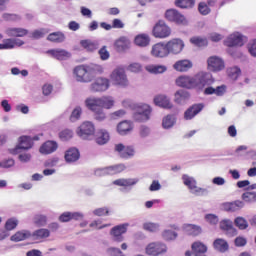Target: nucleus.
Segmentation results:
<instances>
[{"label": "nucleus", "mask_w": 256, "mask_h": 256, "mask_svg": "<svg viewBox=\"0 0 256 256\" xmlns=\"http://www.w3.org/2000/svg\"><path fill=\"white\" fill-rule=\"evenodd\" d=\"M111 87V80L105 77H98L95 81L90 85V91L92 93H104Z\"/></svg>", "instance_id": "obj_8"}, {"label": "nucleus", "mask_w": 256, "mask_h": 256, "mask_svg": "<svg viewBox=\"0 0 256 256\" xmlns=\"http://www.w3.org/2000/svg\"><path fill=\"white\" fill-rule=\"evenodd\" d=\"M146 71H148V73H152L153 75H159V74L165 73V71H167V66L148 65V66H146Z\"/></svg>", "instance_id": "obj_43"}, {"label": "nucleus", "mask_w": 256, "mask_h": 256, "mask_svg": "<svg viewBox=\"0 0 256 256\" xmlns=\"http://www.w3.org/2000/svg\"><path fill=\"white\" fill-rule=\"evenodd\" d=\"M203 109H205V104L198 103L190 106L185 112H184V119L186 121H191V119H194V117H197Z\"/></svg>", "instance_id": "obj_19"}, {"label": "nucleus", "mask_w": 256, "mask_h": 256, "mask_svg": "<svg viewBox=\"0 0 256 256\" xmlns=\"http://www.w3.org/2000/svg\"><path fill=\"white\" fill-rule=\"evenodd\" d=\"M50 235H51V232L48 229L41 228V229L35 230L31 235V237H33V239H35L36 241H39L41 239H47V237H49Z\"/></svg>", "instance_id": "obj_39"}, {"label": "nucleus", "mask_w": 256, "mask_h": 256, "mask_svg": "<svg viewBox=\"0 0 256 256\" xmlns=\"http://www.w3.org/2000/svg\"><path fill=\"white\" fill-rule=\"evenodd\" d=\"M243 207H245V202L241 200L227 202L224 204L225 211H230L232 213H235V211H239L240 209H243Z\"/></svg>", "instance_id": "obj_30"}, {"label": "nucleus", "mask_w": 256, "mask_h": 256, "mask_svg": "<svg viewBox=\"0 0 256 256\" xmlns=\"http://www.w3.org/2000/svg\"><path fill=\"white\" fill-rule=\"evenodd\" d=\"M115 151L119 153L122 159H131L135 157V148L133 146H125L123 144H116Z\"/></svg>", "instance_id": "obj_20"}, {"label": "nucleus", "mask_w": 256, "mask_h": 256, "mask_svg": "<svg viewBox=\"0 0 256 256\" xmlns=\"http://www.w3.org/2000/svg\"><path fill=\"white\" fill-rule=\"evenodd\" d=\"M83 113V109L80 106H77L70 115V121L75 123V121H79L81 119V115Z\"/></svg>", "instance_id": "obj_51"}, {"label": "nucleus", "mask_w": 256, "mask_h": 256, "mask_svg": "<svg viewBox=\"0 0 256 256\" xmlns=\"http://www.w3.org/2000/svg\"><path fill=\"white\" fill-rule=\"evenodd\" d=\"M87 109L90 111H93L94 117L96 121H105L107 115L105 114V111H103V108H99V106H90L86 105Z\"/></svg>", "instance_id": "obj_34"}, {"label": "nucleus", "mask_w": 256, "mask_h": 256, "mask_svg": "<svg viewBox=\"0 0 256 256\" xmlns=\"http://www.w3.org/2000/svg\"><path fill=\"white\" fill-rule=\"evenodd\" d=\"M166 48L168 55L172 53L173 55H179L183 49H185V42L179 38L172 39L166 43Z\"/></svg>", "instance_id": "obj_14"}, {"label": "nucleus", "mask_w": 256, "mask_h": 256, "mask_svg": "<svg viewBox=\"0 0 256 256\" xmlns=\"http://www.w3.org/2000/svg\"><path fill=\"white\" fill-rule=\"evenodd\" d=\"M34 223L38 227H45L47 225V216L42 215V214L35 215Z\"/></svg>", "instance_id": "obj_52"}, {"label": "nucleus", "mask_w": 256, "mask_h": 256, "mask_svg": "<svg viewBox=\"0 0 256 256\" xmlns=\"http://www.w3.org/2000/svg\"><path fill=\"white\" fill-rule=\"evenodd\" d=\"M163 237L166 241H173L174 239H177V232L173 230H165L163 232Z\"/></svg>", "instance_id": "obj_60"}, {"label": "nucleus", "mask_w": 256, "mask_h": 256, "mask_svg": "<svg viewBox=\"0 0 256 256\" xmlns=\"http://www.w3.org/2000/svg\"><path fill=\"white\" fill-rule=\"evenodd\" d=\"M191 67H193V62H191L188 59L179 60L173 65V68L175 69V71H179L180 73L189 71Z\"/></svg>", "instance_id": "obj_28"}, {"label": "nucleus", "mask_w": 256, "mask_h": 256, "mask_svg": "<svg viewBox=\"0 0 256 256\" xmlns=\"http://www.w3.org/2000/svg\"><path fill=\"white\" fill-rule=\"evenodd\" d=\"M113 183L114 185H118V187H133V185H137L139 183V178L118 179Z\"/></svg>", "instance_id": "obj_35"}, {"label": "nucleus", "mask_w": 256, "mask_h": 256, "mask_svg": "<svg viewBox=\"0 0 256 256\" xmlns=\"http://www.w3.org/2000/svg\"><path fill=\"white\" fill-rule=\"evenodd\" d=\"M227 74L230 79H232L233 81H237V79H239V76L241 75V68L237 66L228 68Z\"/></svg>", "instance_id": "obj_48"}, {"label": "nucleus", "mask_w": 256, "mask_h": 256, "mask_svg": "<svg viewBox=\"0 0 256 256\" xmlns=\"http://www.w3.org/2000/svg\"><path fill=\"white\" fill-rule=\"evenodd\" d=\"M107 253L110 256H125L121 249L115 247L108 248Z\"/></svg>", "instance_id": "obj_63"}, {"label": "nucleus", "mask_w": 256, "mask_h": 256, "mask_svg": "<svg viewBox=\"0 0 256 256\" xmlns=\"http://www.w3.org/2000/svg\"><path fill=\"white\" fill-rule=\"evenodd\" d=\"M205 220L210 225H217V223H219V217H217V215H215V214H206Z\"/></svg>", "instance_id": "obj_62"}, {"label": "nucleus", "mask_w": 256, "mask_h": 256, "mask_svg": "<svg viewBox=\"0 0 256 256\" xmlns=\"http://www.w3.org/2000/svg\"><path fill=\"white\" fill-rule=\"evenodd\" d=\"M47 33H49V30H47L45 28H41L38 30H34L31 33V37H32V39H43V37H45L47 35Z\"/></svg>", "instance_id": "obj_53"}, {"label": "nucleus", "mask_w": 256, "mask_h": 256, "mask_svg": "<svg viewBox=\"0 0 256 256\" xmlns=\"http://www.w3.org/2000/svg\"><path fill=\"white\" fill-rule=\"evenodd\" d=\"M189 92L184 90H178L174 94V103L177 105H185L189 101Z\"/></svg>", "instance_id": "obj_29"}, {"label": "nucleus", "mask_w": 256, "mask_h": 256, "mask_svg": "<svg viewBox=\"0 0 256 256\" xmlns=\"http://www.w3.org/2000/svg\"><path fill=\"white\" fill-rule=\"evenodd\" d=\"M47 40L52 43H63L65 41V34L61 31L53 32L48 35Z\"/></svg>", "instance_id": "obj_41"}, {"label": "nucleus", "mask_w": 256, "mask_h": 256, "mask_svg": "<svg viewBox=\"0 0 256 256\" xmlns=\"http://www.w3.org/2000/svg\"><path fill=\"white\" fill-rule=\"evenodd\" d=\"M109 139H111V136L109 135V132L107 130H98L96 134V143L98 145H105L106 143H109Z\"/></svg>", "instance_id": "obj_32"}, {"label": "nucleus", "mask_w": 256, "mask_h": 256, "mask_svg": "<svg viewBox=\"0 0 256 256\" xmlns=\"http://www.w3.org/2000/svg\"><path fill=\"white\" fill-rule=\"evenodd\" d=\"M143 229L148 233H158V231H161V224L155 222H145L143 224Z\"/></svg>", "instance_id": "obj_42"}, {"label": "nucleus", "mask_w": 256, "mask_h": 256, "mask_svg": "<svg viewBox=\"0 0 256 256\" xmlns=\"http://www.w3.org/2000/svg\"><path fill=\"white\" fill-rule=\"evenodd\" d=\"M139 135L142 139H145L151 135V128L147 125H141L139 127Z\"/></svg>", "instance_id": "obj_58"}, {"label": "nucleus", "mask_w": 256, "mask_h": 256, "mask_svg": "<svg viewBox=\"0 0 256 256\" xmlns=\"http://www.w3.org/2000/svg\"><path fill=\"white\" fill-rule=\"evenodd\" d=\"M127 167L125 164H116L104 168H98L95 170L96 177H105V175H117V173H123Z\"/></svg>", "instance_id": "obj_6"}, {"label": "nucleus", "mask_w": 256, "mask_h": 256, "mask_svg": "<svg viewBox=\"0 0 256 256\" xmlns=\"http://www.w3.org/2000/svg\"><path fill=\"white\" fill-rule=\"evenodd\" d=\"M234 224L240 229L241 231L247 229L249 227V223L243 217H236L234 220Z\"/></svg>", "instance_id": "obj_50"}, {"label": "nucleus", "mask_w": 256, "mask_h": 256, "mask_svg": "<svg viewBox=\"0 0 256 256\" xmlns=\"http://www.w3.org/2000/svg\"><path fill=\"white\" fill-rule=\"evenodd\" d=\"M17 225H19V221L16 218H10L5 223V229L9 233V231L16 229Z\"/></svg>", "instance_id": "obj_54"}, {"label": "nucleus", "mask_w": 256, "mask_h": 256, "mask_svg": "<svg viewBox=\"0 0 256 256\" xmlns=\"http://www.w3.org/2000/svg\"><path fill=\"white\" fill-rule=\"evenodd\" d=\"M85 105H90V107H99L101 109H112L115 105V100L113 96H103L101 98L90 97L85 100Z\"/></svg>", "instance_id": "obj_4"}, {"label": "nucleus", "mask_w": 256, "mask_h": 256, "mask_svg": "<svg viewBox=\"0 0 256 256\" xmlns=\"http://www.w3.org/2000/svg\"><path fill=\"white\" fill-rule=\"evenodd\" d=\"M77 135L84 140L91 139L95 135V125L91 122H84L77 130Z\"/></svg>", "instance_id": "obj_10"}, {"label": "nucleus", "mask_w": 256, "mask_h": 256, "mask_svg": "<svg viewBox=\"0 0 256 256\" xmlns=\"http://www.w3.org/2000/svg\"><path fill=\"white\" fill-rule=\"evenodd\" d=\"M248 51L252 57H256V40H252L249 42Z\"/></svg>", "instance_id": "obj_64"}, {"label": "nucleus", "mask_w": 256, "mask_h": 256, "mask_svg": "<svg viewBox=\"0 0 256 256\" xmlns=\"http://www.w3.org/2000/svg\"><path fill=\"white\" fill-rule=\"evenodd\" d=\"M29 237H31V232L27 230H21L11 236V241L18 243L19 241H25V239H29Z\"/></svg>", "instance_id": "obj_38"}, {"label": "nucleus", "mask_w": 256, "mask_h": 256, "mask_svg": "<svg viewBox=\"0 0 256 256\" xmlns=\"http://www.w3.org/2000/svg\"><path fill=\"white\" fill-rule=\"evenodd\" d=\"M134 43L138 47H147L151 43V38L147 34H140L135 37Z\"/></svg>", "instance_id": "obj_37"}, {"label": "nucleus", "mask_w": 256, "mask_h": 256, "mask_svg": "<svg viewBox=\"0 0 256 256\" xmlns=\"http://www.w3.org/2000/svg\"><path fill=\"white\" fill-rule=\"evenodd\" d=\"M79 157H81V154L77 148H70L65 153V160L67 163H75V161H79Z\"/></svg>", "instance_id": "obj_31"}, {"label": "nucleus", "mask_w": 256, "mask_h": 256, "mask_svg": "<svg viewBox=\"0 0 256 256\" xmlns=\"http://www.w3.org/2000/svg\"><path fill=\"white\" fill-rule=\"evenodd\" d=\"M165 17L168 21L177 23V25H187V19H185V16L175 9L167 10Z\"/></svg>", "instance_id": "obj_16"}, {"label": "nucleus", "mask_w": 256, "mask_h": 256, "mask_svg": "<svg viewBox=\"0 0 256 256\" xmlns=\"http://www.w3.org/2000/svg\"><path fill=\"white\" fill-rule=\"evenodd\" d=\"M183 231L186 235H190V237H198L203 230L201 229V226L195 224H184Z\"/></svg>", "instance_id": "obj_27"}, {"label": "nucleus", "mask_w": 256, "mask_h": 256, "mask_svg": "<svg viewBox=\"0 0 256 256\" xmlns=\"http://www.w3.org/2000/svg\"><path fill=\"white\" fill-rule=\"evenodd\" d=\"M74 75L76 81L80 83H91V77H89V72L87 71V65H80L74 68Z\"/></svg>", "instance_id": "obj_15"}, {"label": "nucleus", "mask_w": 256, "mask_h": 256, "mask_svg": "<svg viewBox=\"0 0 256 256\" xmlns=\"http://www.w3.org/2000/svg\"><path fill=\"white\" fill-rule=\"evenodd\" d=\"M59 137L61 141H69V139H73V130L64 129L59 133Z\"/></svg>", "instance_id": "obj_55"}, {"label": "nucleus", "mask_w": 256, "mask_h": 256, "mask_svg": "<svg viewBox=\"0 0 256 256\" xmlns=\"http://www.w3.org/2000/svg\"><path fill=\"white\" fill-rule=\"evenodd\" d=\"M115 46L119 51H125V49H129V39L127 37H120L115 42Z\"/></svg>", "instance_id": "obj_47"}, {"label": "nucleus", "mask_w": 256, "mask_h": 256, "mask_svg": "<svg viewBox=\"0 0 256 256\" xmlns=\"http://www.w3.org/2000/svg\"><path fill=\"white\" fill-rule=\"evenodd\" d=\"M220 229L226 231L227 235L230 237H235V235H237V229L233 227V221L229 219H224L220 222Z\"/></svg>", "instance_id": "obj_25"}, {"label": "nucleus", "mask_w": 256, "mask_h": 256, "mask_svg": "<svg viewBox=\"0 0 256 256\" xmlns=\"http://www.w3.org/2000/svg\"><path fill=\"white\" fill-rule=\"evenodd\" d=\"M119 135H128L133 131V124L130 121H122L117 126Z\"/></svg>", "instance_id": "obj_33"}, {"label": "nucleus", "mask_w": 256, "mask_h": 256, "mask_svg": "<svg viewBox=\"0 0 256 256\" xmlns=\"http://www.w3.org/2000/svg\"><path fill=\"white\" fill-rule=\"evenodd\" d=\"M167 253V245L161 242H152L146 247V254L151 256H159Z\"/></svg>", "instance_id": "obj_13"}, {"label": "nucleus", "mask_w": 256, "mask_h": 256, "mask_svg": "<svg viewBox=\"0 0 256 256\" xmlns=\"http://www.w3.org/2000/svg\"><path fill=\"white\" fill-rule=\"evenodd\" d=\"M59 145L52 140L46 141L39 149L42 155H51V153H55Z\"/></svg>", "instance_id": "obj_23"}, {"label": "nucleus", "mask_w": 256, "mask_h": 256, "mask_svg": "<svg viewBox=\"0 0 256 256\" xmlns=\"http://www.w3.org/2000/svg\"><path fill=\"white\" fill-rule=\"evenodd\" d=\"M207 63L210 71H221L225 69V63L220 57L211 56L210 58H208Z\"/></svg>", "instance_id": "obj_22"}, {"label": "nucleus", "mask_w": 256, "mask_h": 256, "mask_svg": "<svg viewBox=\"0 0 256 256\" xmlns=\"http://www.w3.org/2000/svg\"><path fill=\"white\" fill-rule=\"evenodd\" d=\"M216 251H220V253H225L229 249V243L225 241V239L218 238L213 243Z\"/></svg>", "instance_id": "obj_40"}, {"label": "nucleus", "mask_w": 256, "mask_h": 256, "mask_svg": "<svg viewBox=\"0 0 256 256\" xmlns=\"http://www.w3.org/2000/svg\"><path fill=\"white\" fill-rule=\"evenodd\" d=\"M150 54L155 59H165L169 57V50H167V44L163 42L156 43L152 46Z\"/></svg>", "instance_id": "obj_12"}, {"label": "nucleus", "mask_w": 256, "mask_h": 256, "mask_svg": "<svg viewBox=\"0 0 256 256\" xmlns=\"http://www.w3.org/2000/svg\"><path fill=\"white\" fill-rule=\"evenodd\" d=\"M7 49H15V41H13V39L11 38L4 39L3 43L0 44V50H7Z\"/></svg>", "instance_id": "obj_56"}, {"label": "nucleus", "mask_w": 256, "mask_h": 256, "mask_svg": "<svg viewBox=\"0 0 256 256\" xmlns=\"http://www.w3.org/2000/svg\"><path fill=\"white\" fill-rule=\"evenodd\" d=\"M242 201L245 203H256V192L247 190L242 194Z\"/></svg>", "instance_id": "obj_49"}, {"label": "nucleus", "mask_w": 256, "mask_h": 256, "mask_svg": "<svg viewBox=\"0 0 256 256\" xmlns=\"http://www.w3.org/2000/svg\"><path fill=\"white\" fill-rule=\"evenodd\" d=\"M191 251L186 252V256H207L205 253H207V245H205L201 241H196L192 243L191 245Z\"/></svg>", "instance_id": "obj_18"}, {"label": "nucleus", "mask_w": 256, "mask_h": 256, "mask_svg": "<svg viewBox=\"0 0 256 256\" xmlns=\"http://www.w3.org/2000/svg\"><path fill=\"white\" fill-rule=\"evenodd\" d=\"M244 43L243 36L239 32L230 34L227 39L224 40L226 47H243Z\"/></svg>", "instance_id": "obj_17"}, {"label": "nucleus", "mask_w": 256, "mask_h": 256, "mask_svg": "<svg viewBox=\"0 0 256 256\" xmlns=\"http://www.w3.org/2000/svg\"><path fill=\"white\" fill-rule=\"evenodd\" d=\"M86 69L88 71L90 81H93V78L96 75H102L103 71H105V68L100 64H86Z\"/></svg>", "instance_id": "obj_24"}, {"label": "nucleus", "mask_w": 256, "mask_h": 256, "mask_svg": "<svg viewBox=\"0 0 256 256\" xmlns=\"http://www.w3.org/2000/svg\"><path fill=\"white\" fill-rule=\"evenodd\" d=\"M183 184L188 187L190 193L192 195H196L197 197H203L205 195H209V190L207 188H202L197 186V180H195L193 177L184 174L182 176Z\"/></svg>", "instance_id": "obj_3"}, {"label": "nucleus", "mask_w": 256, "mask_h": 256, "mask_svg": "<svg viewBox=\"0 0 256 256\" xmlns=\"http://www.w3.org/2000/svg\"><path fill=\"white\" fill-rule=\"evenodd\" d=\"M110 81L116 87H129V79L127 78V74L125 73V69L122 67H117L110 74Z\"/></svg>", "instance_id": "obj_5"}, {"label": "nucleus", "mask_w": 256, "mask_h": 256, "mask_svg": "<svg viewBox=\"0 0 256 256\" xmlns=\"http://www.w3.org/2000/svg\"><path fill=\"white\" fill-rule=\"evenodd\" d=\"M153 101L156 107H161L162 109H173V102H171V98L165 94L156 95Z\"/></svg>", "instance_id": "obj_21"}, {"label": "nucleus", "mask_w": 256, "mask_h": 256, "mask_svg": "<svg viewBox=\"0 0 256 256\" xmlns=\"http://www.w3.org/2000/svg\"><path fill=\"white\" fill-rule=\"evenodd\" d=\"M198 11L201 15H209L211 13V9L205 2H200L198 5Z\"/></svg>", "instance_id": "obj_59"}, {"label": "nucleus", "mask_w": 256, "mask_h": 256, "mask_svg": "<svg viewBox=\"0 0 256 256\" xmlns=\"http://www.w3.org/2000/svg\"><path fill=\"white\" fill-rule=\"evenodd\" d=\"M215 80L213 75L209 72L201 71L194 76H180L176 79V85L184 89H195L196 91H203L205 87L213 85Z\"/></svg>", "instance_id": "obj_1"}, {"label": "nucleus", "mask_w": 256, "mask_h": 256, "mask_svg": "<svg viewBox=\"0 0 256 256\" xmlns=\"http://www.w3.org/2000/svg\"><path fill=\"white\" fill-rule=\"evenodd\" d=\"M175 5L180 9H191L195 6V0H176Z\"/></svg>", "instance_id": "obj_46"}, {"label": "nucleus", "mask_w": 256, "mask_h": 256, "mask_svg": "<svg viewBox=\"0 0 256 256\" xmlns=\"http://www.w3.org/2000/svg\"><path fill=\"white\" fill-rule=\"evenodd\" d=\"M29 33V30L25 28H8L6 29V35L8 37H25Z\"/></svg>", "instance_id": "obj_36"}, {"label": "nucleus", "mask_w": 256, "mask_h": 256, "mask_svg": "<svg viewBox=\"0 0 256 256\" xmlns=\"http://www.w3.org/2000/svg\"><path fill=\"white\" fill-rule=\"evenodd\" d=\"M80 45L83 49H86V51H96V49H99V44L92 40H82L80 41Z\"/></svg>", "instance_id": "obj_44"}, {"label": "nucleus", "mask_w": 256, "mask_h": 256, "mask_svg": "<svg viewBox=\"0 0 256 256\" xmlns=\"http://www.w3.org/2000/svg\"><path fill=\"white\" fill-rule=\"evenodd\" d=\"M33 141H39V136H21L19 138V143L14 150H12L13 155L21 153V150L27 151L33 147Z\"/></svg>", "instance_id": "obj_7"}, {"label": "nucleus", "mask_w": 256, "mask_h": 256, "mask_svg": "<svg viewBox=\"0 0 256 256\" xmlns=\"http://www.w3.org/2000/svg\"><path fill=\"white\" fill-rule=\"evenodd\" d=\"M190 42L196 47H205L207 45V39L201 37H193Z\"/></svg>", "instance_id": "obj_57"}, {"label": "nucleus", "mask_w": 256, "mask_h": 256, "mask_svg": "<svg viewBox=\"0 0 256 256\" xmlns=\"http://www.w3.org/2000/svg\"><path fill=\"white\" fill-rule=\"evenodd\" d=\"M13 165H15V160L11 158L0 161V167L2 169H11Z\"/></svg>", "instance_id": "obj_61"}, {"label": "nucleus", "mask_w": 256, "mask_h": 256, "mask_svg": "<svg viewBox=\"0 0 256 256\" xmlns=\"http://www.w3.org/2000/svg\"><path fill=\"white\" fill-rule=\"evenodd\" d=\"M127 229H129V223L114 226L110 231L113 241L116 243H122V241H125V237H123V235L127 233Z\"/></svg>", "instance_id": "obj_9"}, {"label": "nucleus", "mask_w": 256, "mask_h": 256, "mask_svg": "<svg viewBox=\"0 0 256 256\" xmlns=\"http://www.w3.org/2000/svg\"><path fill=\"white\" fill-rule=\"evenodd\" d=\"M153 35L156 39H166L171 35V28L164 21H159L153 28Z\"/></svg>", "instance_id": "obj_11"}, {"label": "nucleus", "mask_w": 256, "mask_h": 256, "mask_svg": "<svg viewBox=\"0 0 256 256\" xmlns=\"http://www.w3.org/2000/svg\"><path fill=\"white\" fill-rule=\"evenodd\" d=\"M48 55L54 57L58 61H65V59H69L71 57V53L64 49H53L47 51Z\"/></svg>", "instance_id": "obj_26"}, {"label": "nucleus", "mask_w": 256, "mask_h": 256, "mask_svg": "<svg viewBox=\"0 0 256 256\" xmlns=\"http://www.w3.org/2000/svg\"><path fill=\"white\" fill-rule=\"evenodd\" d=\"M176 123L174 115H167L162 120V127L163 129H171Z\"/></svg>", "instance_id": "obj_45"}, {"label": "nucleus", "mask_w": 256, "mask_h": 256, "mask_svg": "<svg viewBox=\"0 0 256 256\" xmlns=\"http://www.w3.org/2000/svg\"><path fill=\"white\" fill-rule=\"evenodd\" d=\"M122 105L123 107H131V109L134 110L132 114V119H134L136 123H147V121L151 119L153 108L149 104H131V100H123Z\"/></svg>", "instance_id": "obj_2"}]
</instances>
